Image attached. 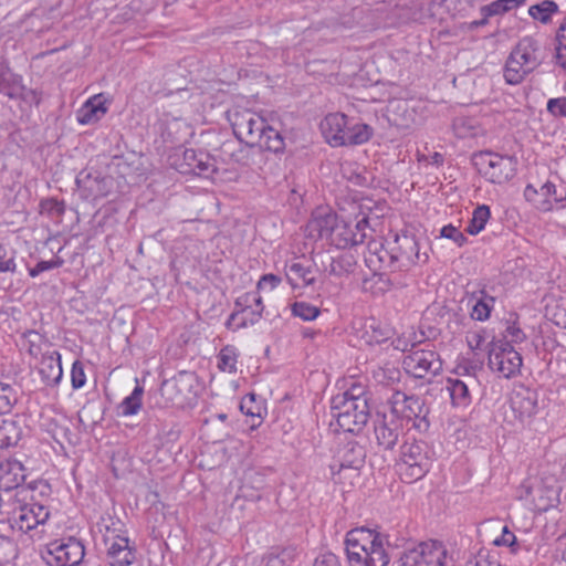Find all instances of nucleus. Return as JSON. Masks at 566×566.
<instances>
[{"mask_svg": "<svg viewBox=\"0 0 566 566\" xmlns=\"http://www.w3.org/2000/svg\"><path fill=\"white\" fill-rule=\"evenodd\" d=\"M22 77L10 71L0 60V93L10 98H17L22 94Z\"/></svg>", "mask_w": 566, "mask_h": 566, "instance_id": "obj_29", "label": "nucleus"}, {"mask_svg": "<svg viewBox=\"0 0 566 566\" xmlns=\"http://www.w3.org/2000/svg\"><path fill=\"white\" fill-rule=\"evenodd\" d=\"M440 234L442 238L453 240L459 247L463 245L464 242L467 241V238L464 237V234L461 231H459L458 228L453 227L452 224L444 226L441 229Z\"/></svg>", "mask_w": 566, "mask_h": 566, "instance_id": "obj_53", "label": "nucleus"}, {"mask_svg": "<svg viewBox=\"0 0 566 566\" xmlns=\"http://www.w3.org/2000/svg\"><path fill=\"white\" fill-rule=\"evenodd\" d=\"M253 403H254V395L250 394L249 396H247L245 398L242 399V401L240 403V410L244 415L250 416L252 418H254V417L260 418V412L254 409V407L252 406Z\"/></svg>", "mask_w": 566, "mask_h": 566, "instance_id": "obj_59", "label": "nucleus"}, {"mask_svg": "<svg viewBox=\"0 0 566 566\" xmlns=\"http://www.w3.org/2000/svg\"><path fill=\"white\" fill-rule=\"evenodd\" d=\"M504 338L505 339H501L500 342H509V344L512 345V343L523 342L525 339V334L518 326L513 324L506 328Z\"/></svg>", "mask_w": 566, "mask_h": 566, "instance_id": "obj_58", "label": "nucleus"}, {"mask_svg": "<svg viewBox=\"0 0 566 566\" xmlns=\"http://www.w3.org/2000/svg\"><path fill=\"white\" fill-rule=\"evenodd\" d=\"M395 256H397V270L400 272L408 271L411 266L419 262H427L428 255L420 254L419 243L415 235L407 232L397 234L394 242Z\"/></svg>", "mask_w": 566, "mask_h": 566, "instance_id": "obj_15", "label": "nucleus"}, {"mask_svg": "<svg viewBox=\"0 0 566 566\" xmlns=\"http://www.w3.org/2000/svg\"><path fill=\"white\" fill-rule=\"evenodd\" d=\"M244 302L245 303H254V305H255V310H251V311L248 310V308L243 310V314H245L247 316L249 314L252 315L250 317V323L254 324L262 316V312H263V308H264L263 303H262V298L256 293H248V294L244 295Z\"/></svg>", "mask_w": 566, "mask_h": 566, "instance_id": "obj_49", "label": "nucleus"}, {"mask_svg": "<svg viewBox=\"0 0 566 566\" xmlns=\"http://www.w3.org/2000/svg\"><path fill=\"white\" fill-rule=\"evenodd\" d=\"M143 394V387L136 386L133 392L123 400V402L120 403L123 416H133L140 410Z\"/></svg>", "mask_w": 566, "mask_h": 566, "instance_id": "obj_39", "label": "nucleus"}, {"mask_svg": "<svg viewBox=\"0 0 566 566\" xmlns=\"http://www.w3.org/2000/svg\"><path fill=\"white\" fill-rule=\"evenodd\" d=\"M321 258L324 271L329 274L340 276L348 271L344 264V258H333L328 254H322Z\"/></svg>", "mask_w": 566, "mask_h": 566, "instance_id": "obj_47", "label": "nucleus"}, {"mask_svg": "<svg viewBox=\"0 0 566 566\" xmlns=\"http://www.w3.org/2000/svg\"><path fill=\"white\" fill-rule=\"evenodd\" d=\"M17 392L8 384L0 382V413H7L17 402Z\"/></svg>", "mask_w": 566, "mask_h": 566, "instance_id": "obj_46", "label": "nucleus"}, {"mask_svg": "<svg viewBox=\"0 0 566 566\" xmlns=\"http://www.w3.org/2000/svg\"><path fill=\"white\" fill-rule=\"evenodd\" d=\"M292 313L304 321H313L319 315V308L307 302L300 301L292 304Z\"/></svg>", "mask_w": 566, "mask_h": 566, "instance_id": "obj_44", "label": "nucleus"}, {"mask_svg": "<svg viewBox=\"0 0 566 566\" xmlns=\"http://www.w3.org/2000/svg\"><path fill=\"white\" fill-rule=\"evenodd\" d=\"M42 208L49 210L50 212H54L57 216L64 212V203L53 198L43 201Z\"/></svg>", "mask_w": 566, "mask_h": 566, "instance_id": "obj_61", "label": "nucleus"}, {"mask_svg": "<svg viewBox=\"0 0 566 566\" xmlns=\"http://www.w3.org/2000/svg\"><path fill=\"white\" fill-rule=\"evenodd\" d=\"M347 534H360L365 535L366 537H369V542H371V544L369 543V545H366V547L363 548L365 553H369L371 552V549L374 551L378 548H385V537L381 534L376 533L375 531H371L369 528H355L349 531Z\"/></svg>", "mask_w": 566, "mask_h": 566, "instance_id": "obj_42", "label": "nucleus"}, {"mask_svg": "<svg viewBox=\"0 0 566 566\" xmlns=\"http://www.w3.org/2000/svg\"><path fill=\"white\" fill-rule=\"evenodd\" d=\"M465 566H501L497 557L488 551H480Z\"/></svg>", "mask_w": 566, "mask_h": 566, "instance_id": "obj_50", "label": "nucleus"}, {"mask_svg": "<svg viewBox=\"0 0 566 566\" xmlns=\"http://www.w3.org/2000/svg\"><path fill=\"white\" fill-rule=\"evenodd\" d=\"M39 374L41 375L43 382L48 386H54L61 381L63 369L59 352L53 350L42 355Z\"/></svg>", "mask_w": 566, "mask_h": 566, "instance_id": "obj_23", "label": "nucleus"}, {"mask_svg": "<svg viewBox=\"0 0 566 566\" xmlns=\"http://www.w3.org/2000/svg\"><path fill=\"white\" fill-rule=\"evenodd\" d=\"M83 543L73 537L61 538L48 545L45 560L50 566H77L84 558Z\"/></svg>", "mask_w": 566, "mask_h": 566, "instance_id": "obj_11", "label": "nucleus"}, {"mask_svg": "<svg viewBox=\"0 0 566 566\" xmlns=\"http://www.w3.org/2000/svg\"><path fill=\"white\" fill-rule=\"evenodd\" d=\"M313 566H340L338 558L333 553H325L319 555Z\"/></svg>", "mask_w": 566, "mask_h": 566, "instance_id": "obj_60", "label": "nucleus"}, {"mask_svg": "<svg viewBox=\"0 0 566 566\" xmlns=\"http://www.w3.org/2000/svg\"><path fill=\"white\" fill-rule=\"evenodd\" d=\"M14 505V493L0 492V523L6 522L10 506Z\"/></svg>", "mask_w": 566, "mask_h": 566, "instance_id": "obj_56", "label": "nucleus"}, {"mask_svg": "<svg viewBox=\"0 0 566 566\" xmlns=\"http://www.w3.org/2000/svg\"><path fill=\"white\" fill-rule=\"evenodd\" d=\"M391 411L397 417L411 420L419 418L424 411L423 401L417 396H407L397 391L391 398Z\"/></svg>", "mask_w": 566, "mask_h": 566, "instance_id": "obj_18", "label": "nucleus"}, {"mask_svg": "<svg viewBox=\"0 0 566 566\" xmlns=\"http://www.w3.org/2000/svg\"><path fill=\"white\" fill-rule=\"evenodd\" d=\"M71 382H72L73 389H80L86 382V375L84 371V366L80 360H75L72 365Z\"/></svg>", "mask_w": 566, "mask_h": 566, "instance_id": "obj_52", "label": "nucleus"}, {"mask_svg": "<svg viewBox=\"0 0 566 566\" xmlns=\"http://www.w3.org/2000/svg\"><path fill=\"white\" fill-rule=\"evenodd\" d=\"M24 467L18 460H4L0 462V489L2 492H11L24 482Z\"/></svg>", "mask_w": 566, "mask_h": 566, "instance_id": "obj_21", "label": "nucleus"}, {"mask_svg": "<svg viewBox=\"0 0 566 566\" xmlns=\"http://www.w3.org/2000/svg\"><path fill=\"white\" fill-rule=\"evenodd\" d=\"M526 0H496L490 4L481 7L480 12L482 17L491 18L504 14L520 6H523Z\"/></svg>", "mask_w": 566, "mask_h": 566, "instance_id": "obj_36", "label": "nucleus"}, {"mask_svg": "<svg viewBox=\"0 0 566 566\" xmlns=\"http://www.w3.org/2000/svg\"><path fill=\"white\" fill-rule=\"evenodd\" d=\"M18 551L14 542L8 536L0 535V565H8L17 558Z\"/></svg>", "mask_w": 566, "mask_h": 566, "instance_id": "obj_45", "label": "nucleus"}, {"mask_svg": "<svg viewBox=\"0 0 566 566\" xmlns=\"http://www.w3.org/2000/svg\"><path fill=\"white\" fill-rule=\"evenodd\" d=\"M182 174L209 176L214 171V160L202 150L186 149L182 154V163L179 165Z\"/></svg>", "mask_w": 566, "mask_h": 566, "instance_id": "obj_17", "label": "nucleus"}, {"mask_svg": "<svg viewBox=\"0 0 566 566\" xmlns=\"http://www.w3.org/2000/svg\"><path fill=\"white\" fill-rule=\"evenodd\" d=\"M556 41V64L566 73V21L559 25Z\"/></svg>", "mask_w": 566, "mask_h": 566, "instance_id": "obj_41", "label": "nucleus"}, {"mask_svg": "<svg viewBox=\"0 0 566 566\" xmlns=\"http://www.w3.org/2000/svg\"><path fill=\"white\" fill-rule=\"evenodd\" d=\"M15 271V252L0 244V273H14Z\"/></svg>", "mask_w": 566, "mask_h": 566, "instance_id": "obj_48", "label": "nucleus"}, {"mask_svg": "<svg viewBox=\"0 0 566 566\" xmlns=\"http://www.w3.org/2000/svg\"><path fill=\"white\" fill-rule=\"evenodd\" d=\"M478 164L489 181L502 185L515 176L517 163L512 156L483 151L478 156Z\"/></svg>", "mask_w": 566, "mask_h": 566, "instance_id": "obj_9", "label": "nucleus"}, {"mask_svg": "<svg viewBox=\"0 0 566 566\" xmlns=\"http://www.w3.org/2000/svg\"><path fill=\"white\" fill-rule=\"evenodd\" d=\"M447 549L442 543L431 541L405 551L399 566H447Z\"/></svg>", "mask_w": 566, "mask_h": 566, "instance_id": "obj_8", "label": "nucleus"}, {"mask_svg": "<svg viewBox=\"0 0 566 566\" xmlns=\"http://www.w3.org/2000/svg\"><path fill=\"white\" fill-rule=\"evenodd\" d=\"M50 517V511L40 503L22 504L14 494V505L10 506L6 522L12 530L17 528L22 533L35 530L44 525Z\"/></svg>", "mask_w": 566, "mask_h": 566, "instance_id": "obj_5", "label": "nucleus"}, {"mask_svg": "<svg viewBox=\"0 0 566 566\" xmlns=\"http://www.w3.org/2000/svg\"><path fill=\"white\" fill-rule=\"evenodd\" d=\"M558 12L559 6L553 0H543L528 8V15L542 24H549Z\"/></svg>", "mask_w": 566, "mask_h": 566, "instance_id": "obj_31", "label": "nucleus"}, {"mask_svg": "<svg viewBox=\"0 0 566 566\" xmlns=\"http://www.w3.org/2000/svg\"><path fill=\"white\" fill-rule=\"evenodd\" d=\"M537 392L528 388H521L513 392L511 407L521 420L531 418L537 411Z\"/></svg>", "mask_w": 566, "mask_h": 566, "instance_id": "obj_22", "label": "nucleus"}, {"mask_svg": "<svg viewBox=\"0 0 566 566\" xmlns=\"http://www.w3.org/2000/svg\"><path fill=\"white\" fill-rule=\"evenodd\" d=\"M490 216L491 211L488 206L482 205L476 207L465 231L472 235L480 233L484 229Z\"/></svg>", "mask_w": 566, "mask_h": 566, "instance_id": "obj_37", "label": "nucleus"}, {"mask_svg": "<svg viewBox=\"0 0 566 566\" xmlns=\"http://www.w3.org/2000/svg\"><path fill=\"white\" fill-rule=\"evenodd\" d=\"M524 198L539 211H552L566 208V195L557 189L556 185L547 180L539 188L528 184L524 189Z\"/></svg>", "mask_w": 566, "mask_h": 566, "instance_id": "obj_12", "label": "nucleus"}, {"mask_svg": "<svg viewBox=\"0 0 566 566\" xmlns=\"http://www.w3.org/2000/svg\"><path fill=\"white\" fill-rule=\"evenodd\" d=\"M502 533L499 537L493 539L495 546H509L513 547L516 543V536L509 530L506 525L502 526Z\"/></svg>", "mask_w": 566, "mask_h": 566, "instance_id": "obj_57", "label": "nucleus"}, {"mask_svg": "<svg viewBox=\"0 0 566 566\" xmlns=\"http://www.w3.org/2000/svg\"><path fill=\"white\" fill-rule=\"evenodd\" d=\"M107 558L111 566H130L135 560V552L129 546L128 538L115 537L108 547Z\"/></svg>", "mask_w": 566, "mask_h": 566, "instance_id": "obj_25", "label": "nucleus"}, {"mask_svg": "<svg viewBox=\"0 0 566 566\" xmlns=\"http://www.w3.org/2000/svg\"><path fill=\"white\" fill-rule=\"evenodd\" d=\"M546 315L559 327L566 328V298L553 300L546 305Z\"/></svg>", "mask_w": 566, "mask_h": 566, "instance_id": "obj_38", "label": "nucleus"}, {"mask_svg": "<svg viewBox=\"0 0 566 566\" xmlns=\"http://www.w3.org/2000/svg\"><path fill=\"white\" fill-rule=\"evenodd\" d=\"M392 334L390 327L382 325L375 318H369L364 322L359 337L366 345H376L388 340Z\"/></svg>", "mask_w": 566, "mask_h": 566, "instance_id": "obj_27", "label": "nucleus"}, {"mask_svg": "<svg viewBox=\"0 0 566 566\" xmlns=\"http://www.w3.org/2000/svg\"><path fill=\"white\" fill-rule=\"evenodd\" d=\"M332 417L337 429L344 432H359L368 421L369 406L361 387H352L350 390L335 396L332 399Z\"/></svg>", "mask_w": 566, "mask_h": 566, "instance_id": "obj_2", "label": "nucleus"}, {"mask_svg": "<svg viewBox=\"0 0 566 566\" xmlns=\"http://www.w3.org/2000/svg\"><path fill=\"white\" fill-rule=\"evenodd\" d=\"M369 537L360 534H346V554L350 566H387L389 556L385 548L371 549L369 553L363 551L369 545Z\"/></svg>", "mask_w": 566, "mask_h": 566, "instance_id": "obj_6", "label": "nucleus"}, {"mask_svg": "<svg viewBox=\"0 0 566 566\" xmlns=\"http://www.w3.org/2000/svg\"><path fill=\"white\" fill-rule=\"evenodd\" d=\"M107 112L105 98L102 94L88 98L77 113V119L81 124L87 125L97 122Z\"/></svg>", "mask_w": 566, "mask_h": 566, "instance_id": "obj_28", "label": "nucleus"}, {"mask_svg": "<svg viewBox=\"0 0 566 566\" xmlns=\"http://www.w3.org/2000/svg\"><path fill=\"white\" fill-rule=\"evenodd\" d=\"M542 492L543 490L541 489L536 490V493L539 494L537 506L539 507V510L546 511L548 507L554 505V502L556 501L557 497V493L554 489H547L545 490L546 494L544 496Z\"/></svg>", "mask_w": 566, "mask_h": 566, "instance_id": "obj_55", "label": "nucleus"}, {"mask_svg": "<svg viewBox=\"0 0 566 566\" xmlns=\"http://www.w3.org/2000/svg\"><path fill=\"white\" fill-rule=\"evenodd\" d=\"M281 279L279 276L274 274H265L260 279L258 283V289H264L269 286L270 290H273L275 286L279 285Z\"/></svg>", "mask_w": 566, "mask_h": 566, "instance_id": "obj_62", "label": "nucleus"}, {"mask_svg": "<svg viewBox=\"0 0 566 566\" xmlns=\"http://www.w3.org/2000/svg\"><path fill=\"white\" fill-rule=\"evenodd\" d=\"M296 551L293 547L273 548L264 557L266 566H291L295 559Z\"/></svg>", "mask_w": 566, "mask_h": 566, "instance_id": "obj_35", "label": "nucleus"}, {"mask_svg": "<svg viewBox=\"0 0 566 566\" xmlns=\"http://www.w3.org/2000/svg\"><path fill=\"white\" fill-rule=\"evenodd\" d=\"M405 370L415 378H424L428 375L434 376L442 368L439 355L431 349L411 350L402 361Z\"/></svg>", "mask_w": 566, "mask_h": 566, "instance_id": "obj_14", "label": "nucleus"}, {"mask_svg": "<svg viewBox=\"0 0 566 566\" xmlns=\"http://www.w3.org/2000/svg\"><path fill=\"white\" fill-rule=\"evenodd\" d=\"M431 461L428 454V446L422 441H406L401 446L400 460L397 469L400 478L412 483L420 480L430 470Z\"/></svg>", "mask_w": 566, "mask_h": 566, "instance_id": "obj_4", "label": "nucleus"}, {"mask_svg": "<svg viewBox=\"0 0 566 566\" xmlns=\"http://www.w3.org/2000/svg\"><path fill=\"white\" fill-rule=\"evenodd\" d=\"M365 452L357 443H347L340 451L339 459L331 465L333 474L352 471L355 474L364 463Z\"/></svg>", "mask_w": 566, "mask_h": 566, "instance_id": "obj_19", "label": "nucleus"}, {"mask_svg": "<svg viewBox=\"0 0 566 566\" xmlns=\"http://www.w3.org/2000/svg\"><path fill=\"white\" fill-rule=\"evenodd\" d=\"M470 384L458 378H448L446 390L448 391L451 403L454 407H468L471 403Z\"/></svg>", "mask_w": 566, "mask_h": 566, "instance_id": "obj_30", "label": "nucleus"}, {"mask_svg": "<svg viewBox=\"0 0 566 566\" xmlns=\"http://www.w3.org/2000/svg\"><path fill=\"white\" fill-rule=\"evenodd\" d=\"M229 120L235 137L241 142L255 146V143L262 140L266 122L260 115L248 109L234 111L230 113Z\"/></svg>", "mask_w": 566, "mask_h": 566, "instance_id": "obj_10", "label": "nucleus"}, {"mask_svg": "<svg viewBox=\"0 0 566 566\" xmlns=\"http://www.w3.org/2000/svg\"><path fill=\"white\" fill-rule=\"evenodd\" d=\"M321 128L327 143L333 147L361 145L374 134L373 127L343 113L328 114Z\"/></svg>", "mask_w": 566, "mask_h": 566, "instance_id": "obj_3", "label": "nucleus"}, {"mask_svg": "<svg viewBox=\"0 0 566 566\" xmlns=\"http://www.w3.org/2000/svg\"><path fill=\"white\" fill-rule=\"evenodd\" d=\"M494 304L492 296H483L476 301L472 307L471 317L476 321H485L489 318Z\"/></svg>", "mask_w": 566, "mask_h": 566, "instance_id": "obj_43", "label": "nucleus"}, {"mask_svg": "<svg viewBox=\"0 0 566 566\" xmlns=\"http://www.w3.org/2000/svg\"><path fill=\"white\" fill-rule=\"evenodd\" d=\"M537 51V41L532 36H525L517 42L510 55L517 59L524 67L534 71L539 65Z\"/></svg>", "mask_w": 566, "mask_h": 566, "instance_id": "obj_24", "label": "nucleus"}, {"mask_svg": "<svg viewBox=\"0 0 566 566\" xmlns=\"http://www.w3.org/2000/svg\"><path fill=\"white\" fill-rule=\"evenodd\" d=\"M488 364L492 371L509 379L520 374L522 356L509 342H494L489 350Z\"/></svg>", "mask_w": 566, "mask_h": 566, "instance_id": "obj_7", "label": "nucleus"}, {"mask_svg": "<svg viewBox=\"0 0 566 566\" xmlns=\"http://www.w3.org/2000/svg\"><path fill=\"white\" fill-rule=\"evenodd\" d=\"M25 338L29 343V353L30 355L36 357L38 355L41 354V343L43 342V337L42 335H40L38 332L35 331H29L27 334H25Z\"/></svg>", "mask_w": 566, "mask_h": 566, "instance_id": "obj_54", "label": "nucleus"}, {"mask_svg": "<svg viewBox=\"0 0 566 566\" xmlns=\"http://www.w3.org/2000/svg\"><path fill=\"white\" fill-rule=\"evenodd\" d=\"M40 263H41V268L44 271H49V270L62 266L64 263V260L57 256L50 261H40Z\"/></svg>", "mask_w": 566, "mask_h": 566, "instance_id": "obj_64", "label": "nucleus"}, {"mask_svg": "<svg viewBox=\"0 0 566 566\" xmlns=\"http://www.w3.org/2000/svg\"><path fill=\"white\" fill-rule=\"evenodd\" d=\"M285 274L293 287L302 284L310 285L315 281L314 271L304 259H294L285 265Z\"/></svg>", "mask_w": 566, "mask_h": 566, "instance_id": "obj_26", "label": "nucleus"}, {"mask_svg": "<svg viewBox=\"0 0 566 566\" xmlns=\"http://www.w3.org/2000/svg\"><path fill=\"white\" fill-rule=\"evenodd\" d=\"M367 228L368 219L365 216L353 224L350 221L339 219L336 213L328 209L316 210L307 223L311 237L326 239L337 249H346L364 243L368 238Z\"/></svg>", "mask_w": 566, "mask_h": 566, "instance_id": "obj_1", "label": "nucleus"}, {"mask_svg": "<svg viewBox=\"0 0 566 566\" xmlns=\"http://www.w3.org/2000/svg\"><path fill=\"white\" fill-rule=\"evenodd\" d=\"M368 253L366 261L370 264L379 263L380 268L390 269L391 274L388 277V282L396 289L405 287L409 284L410 279L402 275L397 270V256H395L394 247L390 250L384 248L379 241H369L367 244Z\"/></svg>", "mask_w": 566, "mask_h": 566, "instance_id": "obj_13", "label": "nucleus"}, {"mask_svg": "<svg viewBox=\"0 0 566 566\" xmlns=\"http://www.w3.org/2000/svg\"><path fill=\"white\" fill-rule=\"evenodd\" d=\"M546 111L554 117L566 118V96L549 98Z\"/></svg>", "mask_w": 566, "mask_h": 566, "instance_id": "obj_51", "label": "nucleus"}, {"mask_svg": "<svg viewBox=\"0 0 566 566\" xmlns=\"http://www.w3.org/2000/svg\"><path fill=\"white\" fill-rule=\"evenodd\" d=\"M483 340H484L483 336L479 333H472V334L468 335V337H467L468 345L472 349L480 348Z\"/></svg>", "mask_w": 566, "mask_h": 566, "instance_id": "obj_63", "label": "nucleus"}, {"mask_svg": "<svg viewBox=\"0 0 566 566\" xmlns=\"http://www.w3.org/2000/svg\"><path fill=\"white\" fill-rule=\"evenodd\" d=\"M533 71L531 69L524 67L521 62L517 61V59H514L512 55H509L503 75L505 78V82L510 85H516L520 84L526 75L532 73Z\"/></svg>", "mask_w": 566, "mask_h": 566, "instance_id": "obj_33", "label": "nucleus"}, {"mask_svg": "<svg viewBox=\"0 0 566 566\" xmlns=\"http://www.w3.org/2000/svg\"><path fill=\"white\" fill-rule=\"evenodd\" d=\"M21 436L22 430L17 421L0 419V449L17 446Z\"/></svg>", "mask_w": 566, "mask_h": 566, "instance_id": "obj_32", "label": "nucleus"}, {"mask_svg": "<svg viewBox=\"0 0 566 566\" xmlns=\"http://www.w3.org/2000/svg\"><path fill=\"white\" fill-rule=\"evenodd\" d=\"M192 375L186 371L163 381L161 396L175 406H184L191 394Z\"/></svg>", "mask_w": 566, "mask_h": 566, "instance_id": "obj_16", "label": "nucleus"}, {"mask_svg": "<svg viewBox=\"0 0 566 566\" xmlns=\"http://www.w3.org/2000/svg\"><path fill=\"white\" fill-rule=\"evenodd\" d=\"M255 146L261 148H265L266 150L273 153H281L284 150L285 143L281 133L273 128L272 126L265 124L262 134V140L260 143H255Z\"/></svg>", "mask_w": 566, "mask_h": 566, "instance_id": "obj_34", "label": "nucleus"}, {"mask_svg": "<svg viewBox=\"0 0 566 566\" xmlns=\"http://www.w3.org/2000/svg\"><path fill=\"white\" fill-rule=\"evenodd\" d=\"M238 354L232 346L223 347L218 355V367L222 371L235 373L237 371Z\"/></svg>", "mask_w": 566, "mask_h": 566, "instance_id": "obj_40", "label": "nucleus"}, {"mask_svg": "<svg viewBox=\"0 0 566 566\" xmlns=\"http://www.w3.org/2000/svg\"><path fill=\"white\" fill-rule=\"evenodd\" d=\"M374 433L378 446L385 450H391L397 444L401 434V424L397 419H387L386 416H382L377 419Z\"/></svg>", "mask_w": 566, "mask_h": 566, "instance_id": "obj_20", "label": "nucleus"}]
</instances>
